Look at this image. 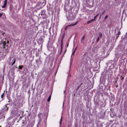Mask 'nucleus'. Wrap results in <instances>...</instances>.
Here are the masks:
<instances>
[{
  "label": "nucleus",
  "instance_id": "1",
  "mask_svg": "<svg viewBox=\"0 0 127 127\" xmlns=\"http://www.w3.org/2000/svg\"><path fill=\"white\" fill-rule=\"evenodd\" d=\"M46 3V0H41L40 1L38 2L37 4V6H40L41 7L44 6Z\"/></svg>",
  "mask_w": 127,
  "mask_h": 127
},
{
  "label": "nucleus",
  "instance_id": "2",
  "mask_svg": "<svg viewBox=\"0 0 127 127\" xmlns=\"http://www.w3.org/2000/svg\"><path fill=\"white\" fill-rule=\"evenodd\" d=\"M9 43V42L8 41H7L6 42H3L1 44V45L3 46V48H4L5 46H7L8 45Z\"/></svg>",
  "mask_w": 127,
  "mask_h": 127
},
{
  "label": "nucleus",
  "instance_id": "3",
  "mask_svg": "<svg viewBox=\"0 0 127 127\" xmlns=\"http://www.w3.org/2000/svg\"><path fill=\"white\" fill-rule=\"evenodd\" d=\"M7 0H5L4 1L3 4L2 6V8H5L6 6Z\"/></svg>",
  "mask_w": 127,
  "mask_h": 127
},
{
  "label": "nucleus",
  "instance_id": "4",
  "mask_svg": "<svg viewBox=\"0 0 127 127\" xmlns=\"http://www.w3.org/2000/svg\"><path fill=\"white\" fill-rule=\"evenodd\" d=\"M76 23L73 25H70L66 26L64 28V30H66L67 29L69 28V27L72 26L74 25H76Z\"/></svg>",
  "mask_w": 127,
  "mask_h": 127
},
{
  "label": "nucleus",
  "instance_id": "5",
  "mask_svg": "<svg viewBox=\"0 0 127 127\" xmlns=\"http://www.w3.org/2000/svg\"><path fill=\"white\" fill-rule=\"evenodd\" d=\"M45 13V11L44 10H42L41 11V12L39 14H40L42 16L44 15Z\"/></svg>",
  "mask_w": 127,
  "mask_h": 127
},
{
  "label": "nucleus",
  "instance_id": "6",
  "mask_svg": "<svg viewBox=\"0 0 127 127\" xmlns=\"http://www.w3.org/2000/svg\"><path fill=\"white\" fill-rule=\"evenodd\" d=\"M39 41H40V43H42L44 41V39L40 37L39 38Z\"/></svg>",
  "mask_w": 127,
  "mask_h": 127
},
{
  "label": "nucleus",
  "instance_id": "7",
  "mask_svg": "<svg viewBox=\"0 0 127 127\" xmlns=\"http://www.w3.org/2000/svg\"><path fill=\"white\" fill-rule=\"evenodd\" d=\"M85 36L84 35L82 37L81 40V41H81V43H83V40L84 39V38H85Z\"/></svg>",
  "mask_w": 127,
  "mask_h": 127
},
{
  "label": "nucleus",
  "instance_id": "8",
  "mask_svg": "<svg viewBox=\"0 0 127 127\" xmlns=\"http://www.w3.org/2000/svg\"><path fill=\"white\" fill-rule=\"evenodd\" d=\"M8 105H9V104H6L5 105V107L6 108L5 109V110L6 111L8 110L9 108L8 107H7V106Z\"/></svg>",
  "mask_w": 127,
  "mask_h": 127
},
{
  "label": "nucleus",
  "instance_id": "9",
  "mask_svg": "<svg viewBox=\"0 0 127 127\" xmlns=\"http://www.w3.org/2000/svg\"><path fill=\"white\" fill-rule=\"evenodd\" d=\"M51 95H50L48 97V98L47 100V101L48 102H49L51 99Z\"/></svg>",
  "mask_w": 127,
  "mask_h": 127
},
{
  "label": "nucleus",
  "instance_id": "10",
  "mask_svg": "<svg viewBox=\"0 0 127 127\" xmlns=\"http://www.w3.org/2000/svg\"><path fill=\"white\" fill-rule=\"evenodd\" d=\"M63 49V44L62 43L61 45V51L60 52V54L62 52V50Z\"/></svg>",
  "mask_w": 127,
  "mask_h": 127
},
{
  "label": "nucleus",
  "instance_id": "11",
  "mask_svg": "<svg viewBox=\"0 0 127 127\" xmlns=\"http://www.w3.org/2000/svg\"><path fill=\"white\" fill-rule=\"evenodd\" d=\"M23 67V66H19L18 67L19 69H21Z\"/></svg>",
  "mask_w": 127,
  "mask_h": 127
},
{
  "label": "nucleus",
  "instance_id": "12",
  "mask_svg": "<svg viewBox=\"0 0 127 127\" xmlns=\"http://www.w3.org/2000/svg\"><path fill=\"white\" fill-rule=\"evenodd\" d=\"M76 50V48H75V50H74V51H73V52L72 54V55H71V56H72V55H74V54Z\"/></svg>",
  "mask_w": 127,
  "mask_h": 127
},
{
  "label": "nucleus",
  "instance_id": "13",
  "mask_svg": "<svg viewBox=\"0 0 127 127\" xmlns=\"http://www.w3.org/2000/svg\"><path fill=\"white\" fill-rule=\"evenodd\" d=\"M15 60H14L13 61V62L12 63V66L15 63Z\"/></svg>",
  "mask_w": 127,
  "mask_h": 127
},
{
  "label": "nucleus",
  "instance_id": "14",
  "mask_svg": "<svg viewBox=\"0 0 127 127\" xmlns=\"http://www.w3.org/2000/svg\"><path fill=\"white\" fill-rule=\"evenodd\" d=\"M62 117H63V116H62L61 117V119H60V125H61V123L62 121Z\"/></svg>",
  "mask_w": 127,
  "mask_h": 127
},
{
  "label": "nucleus",
  "instance_id": "15",
  "mask_svg": "<svg viewBox=\"0 0 127 127\" xmlns=\"http://www.w3.org/2000/svg\"><path fill=\"white\" fill-rule=\"evenodd\" d=\"M3 14H5L4 13H0V17Z\"/></svg>",
  "mask_w": 127,
  "mask_h": 127
},
{
  "label": "nucleus",
  "instance_id": "16",
  "mask_svg": "<svg viewBox=\"0 0 127 127\" xmlns=\"http://www.w3.org/2000/svg\"><path fill=\"white\" fill-rule=\"evenodd\" d=\"M120 34H121L120 32V31H119L118 32L117 35H118V36H119Z\"/></svg>",
  "mask_w": 127,
  "mask_h": 127
},
{
  "label": "nucleus",
  "instance_id": "17",
  "mask_svg": "<svg viewBox=\"0 0 127 127\" xmlns=\"http://www.w3.org/2000/svg\"><path fill=\"white\" fill-rule=\"evenodd\" d=\"M4 93H3L1 95V97L2 98H3V95H4Z\"/></svg>",
  "mask_w": 127,
  "mask_h": 127
},
{
  "label": "nucleus",
  "instance_id": "18",
  "mask_svg": "<svg viewBox=\"0 0 127 127\" xmlns=\"http://www.w3.org/2000/svg\"><path fill=\"white\" fill-rule=\"evenodd\" d=\"M99 14H98L97 15H96L94 17V18L95 19L96 17H97V16Z\"/></svg>",
  "mask_w": 127,
  "mask_h": 127
},
{
  "label": "nucleus",
  "instance_id": "19",
  "mask_svg": "<svg viewBox=\"0 0 127 127\" xmlns=\"http://www.w3.org/2000/svg\"><path fill=\"white\" fill-rule=\"evenodd\" d=\"M108 15H106L105 16V17L104 18V19L105 20L107 18V17H108Z\"/></svg>",
  "mask_w": 127,
  "mask_h": 127
},
{
  "label": "nucleus",
  "instance_id": "20",
  "mask_svg": "<svg viewBox=\"0 0 127 127\" xmlns=\"http://www.w3.org/2000/svg\"><path fill=\"white\" fill-rule=\"evenodd\" d=\"M99 37H98V38H97V40H96V41L97 42L98 41H99Z\"/></svg>",
  "mask_w": 127,
  "mask_h": 127
},
{
  "label": "nucleus",
  "instance_id": "21",
  "mask_svg": "<svg viewBox=\"0 0 127 127\" xmlns=\"http://www.w3.org/2000/svg\"><path fill=\"white\" fill-rule=\"evenodd\" d=\"M95 19L94 18V19H92L91 20V21L92 22L94 21Z\"/></svg>",
  "mask_w": 127,
  "mask_h": 127
},
{
  "label": "nucleus",
  "instance_id": "22",
  "mask_svg": "<svg viewBox=\"0 0 127 127\" xmlns=\"http://www.w3.org/2000/svg\"><path fill=\"white\" fill-rule=\"evenodd\" d=\"M99 36L100 37L102 36V34L101 33H100L99 34Z\"/></svg>",
  "mask_w": 127,
  "mask_h": 127
},
{
  "label": "nucleus",
  "instance_id": "23",
  "mask_svg": "<svg viewBox=\"0 0 127 127\" xmlns=\"http://www.w3.org/2000/svg\"><path fill=\"white\" fill-rule=\"evenodd\" d=\"M91 21H89L88 22H87V23L88 24H89V23H91Z\"/></svg>",
  "mask_w": 127,
  "mask_h": 127
},
{
  "label": "nucleus",
  "instance_id": "24",
  "mask_svg": "<svg viewBox=\"0 0 127 127\" xmlns=\"http://www.w3.org/2000/svg\"><path fill=\"white\" fill-rule=\"evenodd\" d=\"M105 12V10H104V11L103 12H102V13H101V14H100L101 15H102V14H103Z\"/></svg>",
  "mask_w": 127,
  "mask_h": 127
},
{
  "label": "nucleus",
  "instance_id": "25",
  "mask_svg": "<svg viewBox=\"0 0 127 127\" xmlns=\"http://www.w3.org/2000/svg\"><path fill=\"white\" fill-rule=\"evenodd\" d=\"M118 36H118V35H117V36L116 37V38L117 39V38L118 37Z\"/></svg>",
  "mask_w": 127,
  "mask_h": 127
},
{
  "label": "nucleus",
  "instance_id": "26",
  "mask_svg": "<svg viewBox=\"0 0 127 127\" xmlns=\"http://www.w3.org/2000/svg\"><path fill=\"white\" fill-rule=\"evenodd\" d=\"M117 83V81H116L115 80V82H114V83Z\"/></svg>",
  "mask_w": 127,
  "mask_h": 127
},
{
  "label": "nucleus",
  "instance_id": "27",
  "mask_svg": "<svg viewBox=\"0 0 127 127\" xmlns=\"http://www.w3.org/2000/svg\"><path fill=\"white\" fill-rule=\"evenodd\" d=\"M124 79V77H123V78H122V80H123V79Z\"/></svg>",
  "mask_w": 127,
  "mask_h": 127
},
{
  "label": "nucleus",
  "instance_id": "28",
  "mask_svg": "<svg viewBox=\"0 0 127 127\" xmlns=\"http://www.w3.org/2000/svg\"><path fill=\"white\" fill-rule=\"evenodd\" d=\"M4 109H5V107H4Z\"/></svg>",
  "mask_w": 127,
  "mask_h": 127
},
{
  "label": "nucleus",
  "instance_id": "29",
  "mask_svg": "<svg viewBox=\"0 0 127 127\" xmlns=\"http://www.w3.org/2000/svg\"><path fill=\"white\" fill-rule=\"evenodd\" d=\"M56 0V1H57L58 0Z\"/></svg>",
  "mask_w": 127,
  "mask_h": 127
},
{
  "label": "nucleus",
  "instance_id": "30",
  "mask_svg": "<svg viewBox=\"0 0 127 127\" xmlns=\"http://www.w3.org/2000/svg\"><path fill=\"white\" fill-rule=\"evenodd\" d=\"M0 127H1L0 126Z\"/></svg>",
  "mask_w": 127,
  "mask_h": 127
}]
</instances>
